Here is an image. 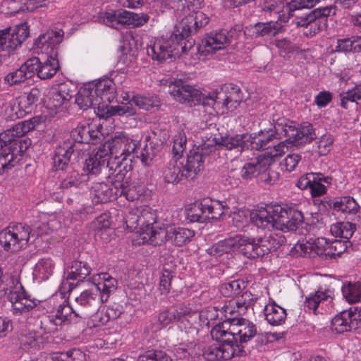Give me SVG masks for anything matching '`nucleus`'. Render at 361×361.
<instances>
[{"label":"nucleus","mask_w":361,"mask_h":361,"mask_svg":"<svg viewBox=\"0 0 361 361\" xmlns=\"http://www.w3.org/2000/svg\"><path fill=\"white\" fill-rule=\"evenodd\" d=\"M208 23L209 18L201 11L186 16L182 19L175 33L169 38H161L155 41L152 46L148 47L147 55L159 62L185 55L192 56L196 52L207 56L226 48L233 39H236L240 35L241 30L239 27H234L228 31L211 32L202 39L201 44L195 47V40L190 37L196 34Z\"/></svg>","instance_id":"1"},{"label":"nucleus","mask_w":361,"mask_h":361,"mask_svg":"<svg viewBox=\"0 0 361 361\" xmlns=\"http://www.w3.org/2000/svg\"><path fill=\"white\" fill-rule=\"evenodd\" d=\"M102 127L92 123L80 124L71 133V137L56 145L52 156V167L55 171L63 173L73 167L71 157L77 150L76 143L97 145L104 139Z\"/></svg>","instance_id":"2"},{"label":"nucleus","mask_w":361,"mask_h":361,"mask_svg":"<svg viewBox=\"0 0 361 361\" xmlns=\"http://www.w3.org/2000/svg\"><path fill=\"white\" fill-rule=\"evenodd\" d=\"M36 123L35 118L21 121L0 133V174L13 168L17 162V156L31 145L30 140L23 137L34 130Z\"/></svg>","instance_id":"3"},{"label":"nucleus","mask_w":361,"mask_h":361,"mask_svg":"<svg viewBox=\"0 0 361 361\" xmlns=\"http://www.w3.org/2000/svg\"><path fill=\"white\" fill-rule=\"evenodd\" d=\"M319 0H291L287 4L289 15L295 16L293 23L297 27L307 29V37H313L327 27V18L336 14L335 6H327L310 10Z\"/></svg>","instance_id":"4"},{"label":"nucleus","mask_w":361,"mask_h":361,"mask_svg":"<svg viewBox=\"0 0 361 361\" xmlns=\"http://www.w3.org/2000/svg\"><path fill=\"white\" fill-rule=\"evenodd\" d=\"M75 95V103L80 109L93 108L98 110L97 114L104 117L99 111L107 109L109 104L116 97V87L114 82L109 78L92 82L81 87Z\"/></svg>","instance_id":"5"},{"label":"nucleus","mask_w":361,"mask_h":361,"mask_svg":"<svg viewBox=\"0 0 361 361\" xmlns=\"http://www.w3.org/2000/svg\"><path fill=\"white\" fill-rule=\"evenodd\" d=\"M165 85L168 86V92L180 103H187L190 106L210 105L207 102V96L181 79L169 78L166 81Z\"/></svg>","instance_id":"6"},{"label":"nucleus","mask_w":361,"mask_h":361,"mask_svg":"<svg viewBox=\"0 0 361 361\" xmlns=\"http://www.w3.org/2000/svg\"><path fill=\"white\" fill-rule=\"evenodd\" d=\"M30 232V227L25 224L9 226L0 232V245L7 252L20 250L28 243Z\"/></svg>","instance_id":"7"},{"label":"nucleus","mask_w":361,"mask_h":361,"mask_svg":"<svg viewBox=\"0 0 361 361\" xmlns=\"http://www.w3.org/2000/svg\"><path fill=\"white\" fill-rule=\"evenodd\" d=\"M216 150L213 145L204 143L199 146H194L187 154V160L183 166L182 176L185 178L191 180L196 178L197 175L203 170L206 158Z\"/></svg>","instance_id":"8"},{"label":"nucleus","mask_w":361,"mask_h":361,"mask_svg":"<svg viewBox=\"0 0 361 361\" xmlns=\"http://www.w3.org/2000/svg\"><path fill=\"white\" fill-rule=\"evenodd\" d=\"M104 299L99 293L98 288L91 283L88 289L75 298L76 311H74L73 317L88 318L99 310L102 303L106 302Z\"/></svg>","instance_id":"9"},{"label":"nucleus","mask_w":361,"mask_h":361,"mask_svg":"<svg viewBox=\"0 0 361 361\" xmlns=\"http://www.w3.org/2000/svg\"><path fill=\"white\" fill-rule=\"evenodd\" d=\"M29 27L26 23L0 30V51H6L8 56L20 47L29 37Z\"/></svg>","instance_id":"10"},{"label":"nucleus","mask_w":361,"mask_h":361,"mask_svg":"<svg viewBox=\"0 0 361 361\" xmlns=\"http://www.w3.org/2000/svg\"><path fill=\"white\" fill-rule=\"evenodd\" d=\"M243 99L240 88L233 84L224 85L221 90L217 92L215 97L207 96L210 105H222V108L233 111L235 110Z\"/></svg>","instance_id":"11"},{"label":"nucleus","mask_w":361,"mask_h":361,"mask_svg":"<svg viewBox=\"0 0 361 361\" xmlns=\"http://www.w3.org/2000/svg\"><path fill=\"white\" fill-rule=\"evenodd\" d=\"M284 153V142H280L277 145H274L270 151L259 155L261 168L257 176L259 180L271 185L279 179V173L273 170L270 166L276 161V158L281 157Z\"/></svg>","instance_id":"12"},{"label":"nucleus","mask_w":361,"mask_h":361,"mask_svg":"<svg viewBox=\"0 0 361 361\" xmlns=\"http://www.w3.org/2000/svg\"><path fill=\"white\" fill-rule=\"evenodd\" d=\"M314 246L315 252L325 259H334L341 256L344 252L353 250V243L348 240L329 241L324 238H321L315 241Z\"/></svg>","instance_id":"13"},{"label":"nucleus","mask_w":361,"mask_h":361,"mask_svg":"<svg viewBox=\"0 0 361 361\" xmlns=\"http://www.w3.org/2000/svg\"><path fill=\"white\" fill-rule=\"evenodd\" d=\"M246 355L247 351L243 347L238 345L232 347L229 344L219 343L209 345L202 353V356L207 361L229 360L234 357H244Z\"/></svg>","instance_id":"14"},{"label":"nucleus","mask_w":361,"mask_h":361,"mask_svg":"<svg viewBox=\"0 0 361 361\" xmlns=\"http://www.w3.org/2000/svg\"><path fill=\"white\" fill-rule=\"evenodd\" d=\"M109 166V157L98 148V150L90 155L85 160L84 171L87 172L88 179L99 177L98 180L106 178L107 170Z\"/></svg>","instance_id":"15"},{"label":"nucleus","mask_w":361,"mask_h":361,"mask_svg":"<svg viewBox=\"0 0 361 361\" xmlns=\"http://www.w3.org/2000/svg\"><path fill=\"white\" fill-rule=\"evenodd\" d=\"M278 226L282 231H296L304 223V216L301 211L294 207H283L279 205Z\"/></svg>","instance_id":"16"},{"label":"nucleus","mask_w":361,"mask_h":361,"mask_svg":"<svg viewBox=\"0 0 361 361\" xmlns=\"http://www.w3.org/2000/svg\"><path fill=\"white\" fill-rule=\"evenodd\" d=\"M279 204L261 207L250 214V221L257 228L262 229L279 230L278 222Z\"/></svg>","instance_id":"17"},{"label":"nucleus","mask_w":361,"mask_h":361,"mask_svg":"<svg viewBox=\"0 0 361 361\" xmlns=\"http://www.w3.org/2000/svg\"><path fill=\"white\" fill-rule=\"evenodd\" d=\"M292 133L291 138L286 139L283 141L284 149L288 148L287 144L300 148L317 138L315 129L312 124L308 122L301 123L299 127H296L293 123Z\"/></svg>","instance_id":"18"},{"label":"nucleus","mask_w":361,"mask_h":361,"mask_svg":"<svg viewBox=\"0 0 361 361\" xmlns=\"http://www.w3.org/2000/svg\"><path fill=\"white\" fill-rule=\"evenodd\" d=\"M283 31V27L277 21H269L266 23L259 22L254 25L247 26L245 30V35L251 38L269 39L275 37Z\"/></svg>","instance_id":"19"},{"label":"nucleus","mask_w":361,"mask_h":361,"mask_svg":"<svg viewBox=\"0 0 361 361\" xmlns=\"http://www.w3.org/2000/svg\"><path fill=\"white\" fill-rule=\"evenodd\" d=\"M64 32L62 30H50L40 35L35 42V48L49 55L51 51L58 52V47L63 41Z\"/></svg>","instance_id":"20"},{"label":"nucleus","mask_w":361,"mask_h":361,"mask_svg":"<svg viewBox=\"0 0 361 361\" xmlns=\"http://www.w3.org/2000/svg\"><path fill=\"white\" fill-rule=\"evenodd\" d=\"M245 135L246 133L215 137L213 139L215 144L214 146L227 150L235 149L236 152L240 154L244 150L247 149Z\"/></svg>","instance_id":"21"},{"label":"nucleus","mask_w":361,"mask_h":361,"mask_svg":"<svg viewBox=\"0 0 361 361\" xmlns=\"http://www.w3.org/2000/svg\"><path fill=\"white\" fill-rule=\"evenodd\" d=\"M103 180H98L92 186V202L95 204L106 203L118 197L119 190L116 186H114L111 183H105Z\"/></svg>","instance_id":"22"},{"label":"nucleus","mask_w":361,"mask_h":361,"mask_svg":"<svg viewBox=\"0 0 361 361\" xmlns=\"http://www.w3.org/2000/svg\"><path fill=\"white\" fill-rule=\"evenodd\" d=\"M273 134H270L267 128L261 129L258 133H246L247 149L252 150H271V143L274 140ZM273 147H271L272 149Z\"/></svg>","instance_id":"23"},{"label":"nucleus","mask_w":361,"mask_h":361,"mask_svg":"<svg viewBox=\"0 0 361 361\" xmlns=\"http://www.w3.org/2000/svg\"><path fill=\"white\" fill-rule=\"evenodd\" d=\"M101 20L106 25L116 29L120 26L130 27V11L122 8L110 10L103 13Z\"/></svg>","instance_id":"24"},{"label":"nucleus","mask_w":361,"mask_h":361,"mask_svg":"<svg viewBox=\"0 0 361 361\" xmlns=\"http://www.w3.org/2000/svg\"><path fill=\"white\" fill-rule=\"evenodd\" d=\"M128 140V136L121 134L115 135L111 140L105 142L104 144L100 145L99 149L104 152L105 156L110 154L114 157L116 159L120 157H123L124 154V147H126L125 142Z\"/></svg>","instance_id":"25"},{"label":"nucleus","mask_w":361,"mask_h":361,"mask_svg":"<svg viewBox=\"0 0 361 361\" xmlns=\"http://www.w3.org/2000/svg\"><path fill=\"white\" fill-rule=\"evenodd\" d=\"M116 166L114 169L112 166L108 168L106 178L111 179L110 182L116 188H121L129 183L130 175L128 172L131 168V165H125L121 161L116 163Z\"/></svg>","instance_id":"26"},{"label":"nucleus","mask_w":361,"mask_h":361,"mask_svg":"<svg viewBox=\"0 0 361 361\" xmlns=\"http://www.w3.org/2000/svg\"><path fill=\"white\" fill-rule=\"evenodd\" d=\"M140 235L144 242L153 246H159L169 241V226L161 228L157 226L154 228H148L142 231Z\"/></svg>","instance_id":"27"},{"label":"nucleus","mask_w":361,"mask_h":361,"mask_svg":"<svg viewBox=\"0 0 361 361\" xmlns=\"http://www.w3.org/2000/svg\"><path fill=\"white\" fill-rule=\"evenodd\" d=\"M75 92L72 84L61 83L57 90L54 92L50 98L51 105L55 109H59L66 105Z\"/></svg>","instance_id":"28"},{"label":"nucleus","mask_w":361,"mask_h":361,"mask_svg":"<svg viewBox=\"0 0 361 361\" xmlns=\"http://www.w3.org/2000/svg\"><path fill=\"white\" fill-rule=\"evenodd\" d=\"M15 313L23 314L32 310L37 305L39 300L30 299L24 291L12 293L9 296Z\"/></svg>","instance_id":"29"},{"label":"nucleus","mask_w":361,"mask_h":361,"mask_svg":"<svg viewBox=\"0 0 361 361\" xmlns=\"http://www.w3.org/2000/svg\"><path fill=\"white\" fill-rule=\"evenodd\" d=\"M286 243L285 236L278 233L259 238V255L263 257L269 252H274Z\"/></svg>","instance_id":"30"},{"label":"nucleus","mask_w":361,"mask_h":361,"mask_svg":"<svg viewBox=\"0 0 361 361\" xmlns=\"http://www.w3.org/2000/svg\"><path fill=\"white\" fill-rule=\"evenodd\" d=\"M58 54L59 52L52 50L43 63L39 61L38 77L40 79H49L57 73L59 69Z\"/></svg>","instance_id":"31"},{"label":"nucleus","mask_w":361,"mask_h":361,"mask_svg":"<svg viewBox=\"0 0 361 361\" xmlns=\"http://www.w3.org/2000/svg\"><path fill=\"white\" fill-rule=\"evenodd\" d=\"M329 207L337 212L348 214H356L360 207L356 200L350 196L340 197L328 202Z\"/></svg>","instance_id":"32"},{"label":"nucleus","mask_w":361,"mask_h":361,"mask_svg":"<svg viewBox=\"0 0 361 361\" xmlns=\"http://www.w3.org/2000/svg\"><path fill=\"white\" fill-rule=\"evenodd\" d=\"M258 238L238 235V247L243 255L249 259L261 257Z\"/></svg>","instance_id":"33"},{"label":"nucleus","mask_w":361,"mask_h":361,"mask_svg":"<svg viewBox=\"0 0 361 361\" xmlns=\"http://www.w3.org/2000/svg\"><path fill=\"white\" fill-rule=\"evenodd\" d=\"M222 309L223 312L225 313V319L228 323L227 329L228 334L231 335V337H229L231 344L235 345V343H238L240 333V329H241L242 326L241 320H244V318L228 317L227 314H230L231 315L234 313V310L231 307L224 306Z\"/></svg>","instance_id":"34"},{"label":"nucleus","mask_w":361,"mask_h":361,"mask_svg":"<svg viewBox=\"0 0 361 361\" xmlns=\"http://www.w3.org/2000/svg\"><path fill=\"white\" fill-rule=\"evenodd\" d=\"M264 311L265 319L269 324L279 326L285 322L287 316L286 311L275 302L267 304Z\"/></svg>","instance_id":"35"},{"label":"nucleus","mask_w":361,"mask_h":361,"mask_svg":"<svg viewBox=\"0 0 361 361\" xmlns=\"http://www.w3.org/2000/svg\"><path fill=\"white\" fill-rule=\"evenodd\" d=\"M92 268L86 262L74 260L67 269V280H78L82 281L90 274Z\"/></svg>","instance_id":"36"},{"label":"nucleus","mask_w":361,"mask_h":361,"mask_svg":"<svg viewBox=\"0 0 361 361\" xmlns=\"http://www.w3.org/2000/svg\"><path fill=\"white\" fill-rule=\"evenodd\" d=\"M293 122L286 121L285 119H279L274 123H269V127L267 128L270 134H273L274 140H280L284 137L286 139L291 138L293 136L292 130Z\"/></svg>","instance_id":"37"},{"label":"nucleus","mask_w":361,"mask_h":361,"mask_svg":"<svg viewBox=\"0 0 361 361\" xmlns=\"http://www.w3.org/2000/svg\"><path fill=\"white\" fill-rule=\"evenodd\" d=\"M169 241L176 246H183L190 242L195 235L192 230L182 228L169 226Z\"/></svg>","instance_id":"38"},{"label":"nucleus","mask_w":361,"mask_h":361,"mask_svg":"<svg viewBox=\"0 0 361 361\" xmlns=\"http://www.w3.org/2000/svg\"><path fill=\"white\" fill-rule=\"evenodd\" d=\"M238 247V235L221 240L207 249V253L212 256L221 257L224 254L233 252Z\"/></svg>","instance_id":"39"},{"label":"nucleus","mask_w":361,"mask_h":361,"mask_svg":"<svg viewBox=\"0 0 361 361\" xmlns=\"http://www.w3.org/2000/svg\"><path fill=\"white\" fill-rule=\"evenodd\" d=\"M247 282L243 279H235L221 283L219 290L221 294L227 298H233L238 295L245 289Z\"/></svg>","instance_id":"40"},{"label":"nucleus","mask_w":361,"mask_h":361,"mask_svg":"<svg viewBox=\"0 0 361 361\" xmlns=\"http://www.w3.org/2000/svg\"><path fill=\"white\" fill-rule=\"evenodd\" d=\"M351 325L350 312H348V310H344L336 314L331 321L332 329L338 334L353 330Z\"/></svg>","instance_id":"41"},{"label":"nucleus","mask_w":361,"mask_h":361,"mask_svg":"<svg viewBox=\"0 0 361 361\" xmlns=\"http://www.w3.org/2000/svg\"><path fill=\"white\" fill-rule=\"evenodd\" d=\"M186 219L190 222H200L203 223L207 221V216L204 209V201L195 202L191 204L185 211Z\"/></svg>","instance_id":"42"},{"label":"nucleus","mask_w":361,"mask_h":361,"mask_svg":"<svg viewBox=\"0 0 361 361\" xmlns=\"http://www.w3.org/2000/svg\"><path fill=\"white\" fill-rule=\"evenodd\" d=\"M99 289V293L107 302L111 293L116 290L117 280L111 277L108 274H104L102 281L97 283H92Z\"/></svg>","instance_id":"43"},{"label":"nucleus","mask_w":361,"mask_h":361,"mask_svg":"<svg viewBox=\"0 0 361 361\" xmlns=\"http://www.w3.org/2000/svg\"><path fill=\"white\" fill-rule=\"evenodd\" d=\"M183 165L176 161L170 162L164 171V178L168 183H179L185 176H182Z\"/></svg>","instance_id":"44"},{"label":"nucleus","mask_w":361,"mask_h":361,"mask_svg":"<svg viewBox=\"0 0 361 361\" xmlns=\"http://www.w3.org/2000/svg\"><path fill=\"white\" fill-rule=\"evenodd\" d=\"M207 220H219L225 213L226 207L219 201L204 199Z\"/></svg>","instance_id":"45"},{"label":"nucleus","mask_w":361,"mask_h":361,"mask_svg":"<svg viewBox=\"0 0 361 361\" xmlns=\"http://www.w3.org/2000/svg\"><path fill=\"white\" fill-rule=\"evenodd\" d=\"M314 177L315 182H312V183H311L310 190L312 197H319L326 192V188L323 183L327 185H331L332 178L330 176H325L324 174L320 173H316Z\"/></svg>","instance_id":"46"},{"label":"nucleus","mask_w":361,"mask_h":361,"mask_svg":"<svg viewBox=\"0 0 361 361\" xmlns=\"http://www.w3.org/2000/svg\"><path fill=\"white\" fill-rule=\"evenodd\" d=\"M74 311H76L75 309H73L68 304H61L58 306L56 312L52 313L51 314L55 317V319L59 322V323L62 325L66 324V323H70L71 322H78V317H75L73 319L72 317V314H74Z\"/></svg>","instance_id":"47"},{"label":"nucleus","mask_w":361,"mask_h":361,"mask_svg":"<svg viewBox=\"0 0 361 361\" xmlns=\"http://www.w3.org/2000/svg\"><path fill=\"white\" fill-rule=\"evenodd\" d=\"M242 321V326L240 329V333L238 339V343H235V345L243 347L244 350V343H246L251 338H252L257 334V327L255 324L250 322V321L244 319Z\"/></svg>","instance_id":"48"},{"label":"nucleus","mask_w":361,"mask_h":361,"mask_svg":"<svg viewBox=\"0 0 361 361\" xmlns=\"http://www.w3.org/2000/svg\"><path fill=\"white\" fill-rule=\"evenodd\" d=\"M60 176L61 178L60 188L63 189L78 188L82 181L80 179L79 173L74 167L60 173Z\"/></svg>","instance_id":"49"},{"label":"nucleus","mask_w":361,"mask_h":361,"mask_svg":"<svg viewBox=\"0 0 361 361\" xmlns=\"http://www.w3.org/2000/svg\"><path fill=\"white\" fill-rule=\"evenodd\" d=\"M228 322L224 319L221 323L212 328L211 336L213 339L219 341L220 344H229L232 347H235V345L231 344L229 337H231V335L228 331Z\"/></svg>","instance_id":"50"},{"label":"nucleus","mask_w":361,"mask_h":361,"mask_svg":"<svg viewBox=\"0 0 361 361\" xmlns=\"http://www.w3.org/2000/svg\"><path fill=\"white\" fill-rule=\"evenodd\" d=\"M133 103L135 106L146 111L152 110L154 108H158L161 102L157 96H142L136 95L133 97Z\"/></svg>","instance_id":"51"},{"label":"nucleus","mask_w":361,"mask_h":361,"mask_svg":"<svg viewBox=\"0 0 361 361\" xmlns=\"http://www.w3.org/2000/svg\"><path fill=\"white\" fill-rule=\"evenodd\" d=\"M343 297L350 303L358 302L361 298V282L343 285L341 288Z\"/></svg>","instance_id":"52"},{"label":"nucleus","mask_w":361,"mask_h":361,"mask_svg":"<svg viewBox=\"0 0 361 361\" xmlns=\"http://www.w3.org/2000/svg\"><path fill=\"white\" fill-rule=\"evenodd\" d=\"M54 264L50 258L40 259L35 267V272L42 280H47L54 273Z\"/></svg>","instance_id":"53"},{"label":"nucleus","mask_w":361,"mask_h":361,"mask_svg":"<svg viewBox=\"0 0 361 361\" xmlns=\"http://www.w3.org/2000/svg\"><path fill=\"white\" fill-rule=\"evenodd\" d=\"M118 197L124 196L126 200L130 202L137 200L143 194V190L141 186L135 185H127L121 188H118Z\"/></svg>","instance_id":"54"},{"label":"nucleus","mask_w":361,"mask_h":361,"mask_svg":"<svg viewBox=\"0 0 361 361\" xmlns=\"http://www.w3.org/2000/svg\"><path fill=\"white\" fill-rule=\"evenodd\" d=\"M152 136L149 137V149H152L157 154L162 149L163 145L168 139L167 133L165 130L157 129L153 131Z\"/></svg>","instance_id":"55"},{"label":"nucleus","mask_w":361,"mask_h":361,"mask_svg":"<svg viewBox=\"0 0 361 361\" xmlns=\"http://www.w3.org/2000/svg\"><path fill=\"white\" fill-rule=\"evenodd\" d=\"M4 283L0 289L4 292L5 295L8 294L9 297L12 293H18L23 289L17 276L13 275H4Z\"/></svg>","instance_id":"56"},{"label":"nucleus","mask_w":361,"mask_h":361,"mask_svg":"<svg viewBox=\"0 0 361 361\" xmlns=\"http://www.w3.org/2000/svg\"><path fill=\"white\" fill-rule=\"evenodd\" d=\"M329 292L328 290H325L324 291L318 290L314 293L310 294L305 299V305L310 310H312L315 312L319 303L323 300H327L329 297Z\"/></svg>","instance_id":"57"},{"label":"nucleus","mask_w":361,"mask_h":361,"mask_svg":"<svg viewBox=\"0 0 361 361\" xmlns=\"http://www.w3.org/2000/svg\"><path fill=\"white\" fill-rule=\"evenodd\" d=\"M123 307L118 303L109 305L104 312V316L99 317V322L104 325L109 320L118 319L123 313Z\"/></svg>","instance_id":"58"},{"label":"nucleus","mask_w":361,"mask_h":361,"mask_svg":"<svg viewBox=\"0 0 361 361\" xmlns=\"http://www.w3.org/2000/svg\"><path fill=\"white\" fill-rule=\"evenodd\" d=\"M135 104L133 103V98L128 101V103L122 106H109L106 109V113L113 115L118 116H132L136 114Z\"/></svg>","instance_id":"59"},{"label":"nucleus","mask_w":361,"mask_h":361,"mask_svg":"<svg viewBox=\"0 0 361 361\" xmlns=\"http://www.w3.org/2000/svg\"><path fill=\"white\" fill-rule=\"evenodd\" d=\"M260 163L261 160H259V156H258L256 161L245 164L241 169V177L243 179H251L257 177L261 168Z\"/></svg>","instance_id":"60"},{"label":"nucleus","mask_w":361,"mask_h":361,"mask_svg":"<svg viewBox=\"0 0 361 361\" xmlns=\"http://www.w3.org/2000/svg\"><path fill=\"white\" fill-rule=\"evenodd\" d=\"M60 326L62 324L51 314L42 317L40 320L39 327L44 334H55Z\"/></svg>","instance_id":"61"},{"label":"nucleus","mask_w":361,"mask_h":361,"mask_svg":"<svg viewBox=\"0 0 361 361\" xmlns=\"http://www.w3.org/2000/svg\"><path fill=\"white\" fill-rule=\"evenodd\" d=\"M26 80L27 78L20 67L8 73L4 78V83L9 86L19 85Z\"/></svg>","instance_id":"62"},{"label":"nucleus","mask_w":361,"mask_h":361,"mask_svg":"<svg viewBox=\"0 0 361 361\" xmlns=\"http://www.w3.org/2000/svg\"><path fill=\"white\" fill-rule=\"evenodd\" d=\"M20 67L23 71L27 78L30 79L35 75V73H37L38 75L39 59L37 57L29 59Z\"/></svg>","instance_id":"63"},{"label":"nucleus","mask_w":361,"mask_h":361,"mask_svg":"<svg viewBox=\"0 0 361 361\" xmlns=\"http://www.w3.org/2000/svg\"><path fill=\"white\" fill-rule=\"evenodd\" d=\"M357 42L355 39L351 38H343L337 39V46L336 47V51L338 52H356L358 51L357 44L354 45V43Z\"/></svg>","instance_id":"64"}]
</instances>
